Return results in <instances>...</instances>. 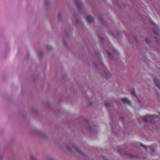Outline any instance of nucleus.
<instances>
[{"mask_svg": "<svg viewBox=\"0 0 160 160\" xmlns=\"http://www.w3.org/2000/svg\"><path fill=\"white\" fill-rule=\"evenodd\" d=\"M35 132L37 134L39 135L40 136L42 137H44L46 136L45 134L38 130H35Z\"/></svg>", "mask_w": 160, "mask_h": 160, "instance_id": "obj_1", "label": "nucleus"}, {"mask_svg": "<svg viewBox=\"0 0 160 160\" xmlns=\"http://www.w3.org/2000/svg\"><path fill=\"white\" fill-rule=\"evenodd\" d=\"M121 100L124 103L128 104H130L131 103L130 101L127 98H123Z\"/></svg>", "mask_w": 160, "mask_h": 160, "instance_id": "obj_2", "label": "nucleus"}, {"mask_svg": "<svg viewBox=\"0 0 160 160\" xmlns=\"http://www.w3.org/2000/svg\"><path fill=\"white\" fill-rule=\"evenodd\" d=\"M154 82L157 86L160 89V81L157 79H154Z\"/></svg>", "mask_w": 160, "mask_h": 160, "instance_id": "obj_3", "label": "nucleus"}, {"mask_svg": "<svg viewBox=\"0 0 160 160\" xmlns=\"http://www.w3.org/2000/svg\"><path fill=\"white\" fill-rule=\"evenodd\" d=\"M78 8L80 7V6L81 5V2L80 0H75Z\"/></svg>", "mask_w": 160, "mask_h": 160, "instance_id": "obj_4", "label": "nucleus"}, {"mask_svg": "<svg viewBox=\"0 0 160 160\" xmlns=\"http://www.w3.org/2000/svg\"><path fill=\"white\" fill-rule=\"evenodd\" d=\"M87 20L89 22H92L93 21V18L90 16H88L87 17Z\"/></svg>", "mask_w": 160, "mask_h": 160, "instance_id": "obj_5", "label": "nucleus"}, {"mask_svg": "<svg viewBox=\"0 0 160 160\" xmlns=\"http://www.w3.org/2000/svg\"><path fill=\"white\" fill-rule=\"evenodd\" d=\"M64 34H65V38L67 39H69V32H68L66 30H65Z\"/></svg>", "mask_w": 160, "mask_h": 160, "instance_id": "obj_6", "label": "nucleus"}, {"mask_svg": "<svg viewBox=\"0 0 160 160\" xmlns=\"http://www.w3.org/2000/svg\"><path fill=\"white\" fill-rule=\"evenodd\" d=\"M111 49V50L113 52L115 53H118V51L115 49H114L113 47H112Z\"/></svg>", "mask_w": 160, "mask_h": 160, "instance_id": "obj_7", "label": "nucleus"}, {"mask_svg": "<svg viewBox=\"0 0 160 160\" xmlns=\"http://www.w3.org/2000/svg\"><path fill=\"white\" fill-rule=\"evenodd\" d=\"M131 93H132V94L134 96H136V93H135V90L134 89H132L131 90Z\"/></svg>", "mask_w": 160, "mask_h": 160, "instance_id": "obj_8", "label": "nucleus"}, {"mask_svg": "<svg viewBox=\"0 0 160 160\" xmlns=\"http://www.w3.org/2000/svg\"><path fill=\"white\" fill-rule=\"evenodd\" d=\"M46 48L48 50H51L52 49V48L51 46L48 45L46 46Z\"/></svg>", "mask_w": 160, "mask_h": 160, "instance_id": "obj_9", "label": "nucleus"}, {"mask_svg": "<svg viewBox=\"0 0 160 160\" xmlns=\"http://www.w3.org/2000/svg\"><path fill=\"white\" fill-rule=\"evenodd\" d=\"M44 54V53L42 52H40L39 54V57L40 58H42V56H43Z\"/></svg>", "mask_w": 160, "mask_h": 160, "instance_id": "obj_10", "label": "nucleus"}, {"mask_svg": "<svg viewBox=\"0 0 160 160\" xmlns=\"http://www.w3.org/2000/svg\"><path fill=\"white\" fill-rule=\"evenodd\" d=\"M72 147L76 151L79 152V149L77 147H74V146H72Z\"/></svg>", "mask_w": 160, "mask_h": 160, "instance_id": "obj_11", "label": "nucleus"}, {"mask_svg": "<svg viewBox=\"0 0 160 160\" xmlns=\"http://www.w3.org/2000/svg\"><path fill=\"white\" fill-rule=\"evenodd\" d=\"M31 158L32 160H37L36 157L33 155H31Z\"/></svg>", "mask_w": 160, "mask_h": 160, "instance_id": "obj_12", "label": "nucleus"}, {"mask_svg": "<svg viewBox=\"0 0 160 160\" xmlns=\"http://www.w3.org/2000/svg\"><path fill=\"white\" fill-rule=\"evenodd\" d=\"M66 148L68 151H70V148L69 146L66 145Z\"/></svg>", "mask_w": 160, "mask_h": 160, "instance_id": "obj_13", "label": "nucleus"}, {"mask_svg": "<svg viewBox=\"0 0 160 160\" xmlns=\"http://www.w3.org/2000/svg\"><path fill=\"white\" fill-rule=\"evenodd\" d=\"M105 106L106 107L108 108L110 106V105L109 103H106L105 104Z\"/></svg>", "mask_w": 160, "mask_h": 160, "instance_id": "obj_14", "label": "nucleus"}, {"mask_svg": "<svg viewBox=\"0 0 160 160\" xmlns=\"http://www.w3.org/2000/svg\"><path fill=\"white\" fill-rule=\"evenodd\" d=\"M58 17L59 19H61L62 17V15L60 13H59L58 14Z\"/></svg>", "mask_w": 160, "mask_h": 160, "instance_id": "obj_15", "label": "nucleus"}, {"mask_svg": "<svg viewBox=\"0 0 160 160\" xmlns=\"http://www.w3.org/2000/svg\"><path fill=\"white\" fill-rule=\"evenodd\" d=\"M150 21L152 24L155 25V23L152 20H151Z\"/></svg>", "mask_w": 160, "mask_h": 160, "instance_id": "obj_16", "label": "nucleus"}, {"mask_svg": "<svg viewBox=\"0 0 160 160\" xmlns=\"http://www.w3.org/2000/svg\"><path fill=\"white\" fill-rule=\"evenodd\" d=\"M64 45H65V46H66V48H67V43H66V41L64 40Z\"/></svg>", "mask_w": 160, "mask_h": 160, "instance_id": "obj_17", "label": "nucleus"}, {"mask_svg": "<svg viewBox=\"0 0 160 160\" xmlns=\"http://www.w3.org/2000/svg\"><path fill=\"white\" fill-rule=\"evenodd\" d=\"M143 120L146 122H147L148 121V119L147 118H143Z\"/></svg>", "mask_w": 160, "mask_h": 160, "instance_id": "obj_18", "label": "nucleus"}, {"mask_svg": "<svg viewBox=\"0 0 160 160\" xmlns=\"http://www.w3.org/2000/svg\"><path fill=\"white\" fill-rule=\"evenodd\" d=\"M141 146H142V147H143L144 148H147V147L146 146L143 145L142 144H141Z\"/></svg>", "mask_w": 160, "mask_h": 160, "instance_id": "obj_19", "label": "nucleus"}, {"mask_svg": "<svg viewBox=\"0 0 160 160\" xmlns=\"http://www.w3.org/2000/svg\"><path fill=\"white\" fill-rule=\"evenodd\" d=\"M47 160H54L52 158H47Z\"/></svg>", "mask_w": 160, "mask_h": 160, "instance_id": "obj_20", "label": "nucleus"}, {"mask_svg": "<svg viewBox=\"0 0 160 160\" xmlns=\"http://www.w3.org/2000/svg\"><path fill=\"white\" fill-rule=\"evenodd\" d=\"M108 55L111 57V54L109 52H108Z\"/></svg>", "mask_w": 160, "mask_h": 160, "instance_id": "obj_21", "label": "nucleus"}, {"mask_svg": "<svg viewBox=\"0 0 160 160\" xmlns=\"http://www.w3.org/2000/svg\"><path fill=\"white\" fill-rule=\"evenodd\" d=\"M45 2L46 3V4L47 5H48V0H46L45 1Z\"/></svg>", "mask_w": 160, "mask_h": 160, "instance_id": "obj_22", "label": "nucleus"}, {"mask_svg": "<svg viewBox=\"0 0 160 160\" xmlns=\"http://www.w3.org/2000/svg\"><path fill=\"white\" fill-rule=\"evenodd\" d=\"M92 104V103L90 102L89 104V105L90 106V105H91Z\"/></svg>", "mask_w": 160, "mask_h": 160, "instance_id": "obj_23", "label": "nucleus"}, {"mask_svg": "<svg viewBox=\"0 0 160 160\" xmlns=\"http://www.w3.org/2000/svg\"><path fill=\"white\" fill-rule=\"evenodd\" d=\"M148 118H149V117H152V116H151V115H148Z\"/></svg>", "mask_w": 160, "mask_h": 160, "instance_id": "obj_24", "label": "nucleus"}, {"mask_svg": "<svg viewBox=\"0 0 160 160\" xmlns=\"http://www.w3.org/2000/svg\"><path fill=\"white\" fill-rule=\"evenodd\" d=\"M61 102H62V101H60V100L59 101V102L60 103Z\"/></svg>", "mask_w": 160, "mask_h": 160, "instance_id": "obj_25", "label": "nucleus"}, {"mask_svg": "<svg viewBox=\"0 0 160 160\" xmlns=\"http://www.w3.org/2000/svg\"><path fill=\"white\" fill-rule=\"evenodd\" d=\"M70 151H71V150H70Z\"/></svg>", "mask_w": 160, "mask_h": 160, "instance_id": "obj_26", "label": "nucleus"}, {"mask_svg": "<svg viewBox=\"0 0 160 160\" xmlns=\"http://www.w3.org/2000/svg\"><path fill=\"white\" fill-rule=\"evenodd\" d=\"M106 160H108V159H106Z\"/></svg>", "mask_w": 160, "mask_h": 160, "instance_id": "obj_27", "label": "nucleus"}]
</instances>
